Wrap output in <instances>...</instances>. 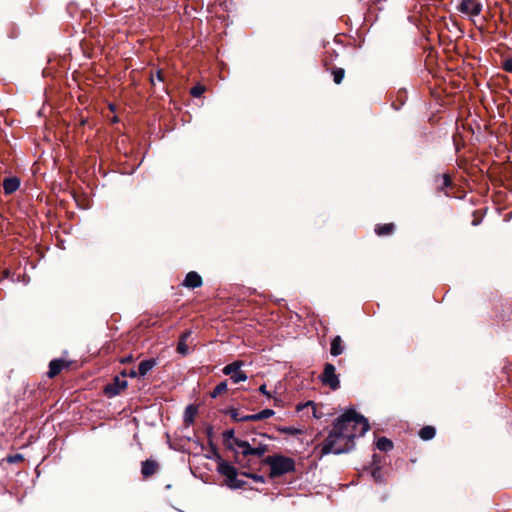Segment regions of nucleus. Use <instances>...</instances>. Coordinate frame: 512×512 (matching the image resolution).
Masks as SVG:
<instances>
[{
  "instance_id": "31",
  "label": "nucleus",
  "mask_w": 512,
  "mask_h": 512,
  "mask_svg": "<svg viewBox=\"0 0 512 512\" xmlns=\"http://www.w3.org/2000/svg\"><path fill=\"white\" fill-rule=\"evenodd\" d=\"M243 475L246 476V477H249V478H251V479H253L254 481H257V482H263L264 481V478L261 475H257V474H254V473H243Z\"/></svg>"
},
{
  "instance_id": "11",
  "label": "nucleus",
  "mask_w": 512,
  "mask_h": 512,
  "mask_svg": "<svg viewBox=\"0 0 512 512\" xmlns=\"http://www.w3.org/2000/svg\"><path fill=\"white\" fill-rule=\"evenodd\" d=\"M202 284V277L195 271L188 272L182 282V285L188 289L201 287Z\"/></svg>"
},
{
  "instance_id": "4",
  "label": "nucleus",
  "mask_w": 512,
  "mask_h": 512,
  "mask_svg": "<svg viewBox=\"0 0 512 512\" xmlns=\"http://www.w3.org/2000/svg\"><path fill=\"white\" fill-rule=\"evenodd\" d=\"M264 463L270 467L271 478L280 477L295 470L294 459L279 454L267 456Z\"/></svg>"
},
{
  "instance_id": "3",
  "label": "nucleus",
  "mask_w": 512,
  "mask_h": 512,
  "mask_svg": "<svg viewBox=\"0 0 512 512\" xmlns=\"http://www.w3.org/2000/svg\"><path fill=\"white\" fill-rule=\"evenodd\" d=\"M217 462V472L225 477V484L231 489H239L245 485V481L238 478L237 469L225 461L216 448H213L212 457Z\"/></svg>"
},
{
  "instance_id": "9",
  "label": "nucleus",
  "mask_w": 512,
  "mask_h": 512,
  "mask_svg": "<svg viewBox=\"0 0 512 512\" xmlns=\"http://www.w3.org/2000/svg\"><path fill=\"white\" fill-rule=\"evenodd\" d=\"M127 386L128 383L125 379L115 376L113 381L105 386L104 393L108 397H114L124 391Z\"/></svg>"
},
{
  "instance_id": "17",
  "label": "nucleus",
  "mask_w": 512,
  "mask_h": 512,
  "mask_svg": "<svg viewBox=\"0 0 512 512\" xmlns=\"http://www.w3.org/2000/svg\"><path fill=\"white\" fill-rule=\"evenodd\" d=\"M324 66H325L326 70L331 71L334 83L337 85L341 84L344 79V76H345V70L340 67L329 68L328 64L326 62L324 63Z\"/></svg>"
},
{
  "instance_id": "12",
  "label": "nucleus",
  "mask_w": 512,
  "mask_h": 512,
  "mask_svg": "<svg viewBox=\"0 0 512 512\" xmlns=\"http://www.w3.org/2000/svg\"><path fill=\"white\" fill-rule=\"evenodd\" d=\"M158 469V463L154 460L148 459L142 462L141 473L144 478L151 477L156 473Z\"/></svg>"
},
{
  "instance_id": "6",
  "label": "nucleus",
  "mask_w": 512,
  "mask_h": 512,
  "mask_svg": "<svg viewBox=\"0 0 512 512\" xmlns=\"http://www.w3.org/2000/svg\"><path fill=\"white\" fill-rule=\"evenodd\" d=\"M234 444L242 449V454L244 456L255 455L257 457H262L268 451V446L262 443L252 447L248 441L234 439Z\"/></svg>"
},
{
  "instance_id": "32",
  "label": "nucleus",
  "mask_w": 512,
  "mask_h": 512,
  "mask_svg": "<svg viewBox=\"0 0 512 512\" xmlns=\"http://www.w3.org/2000/svg\"><path fill=\"white\" fill-rule=\"evenodd\" d=\"M223 437H224V440H229V439H236L234 437V430H226L224 433H223Z\"/></svg>"
},
{
  "instance_id": "24",
  "label": "nucleus",
  "mask_w": 512,
  "mask_h": 512,
  "mask_svg": "<svg viewBox=\"0 0 512 512\" xmlns=\"http://www.w3.org/2000/svg\"><path fill=\"white\" fill-rule=\"evenodd\" d=\"M227 390H228L227 381H222L213 389V391L210 393V396L212 398H216L219 395L225 393Z\"/></svg>"
},
{
  "instance_id": "36",
  "label": "nucleus",
  "mask_w": 512,
  "mask_h": 512,
  "mask_svg": "<svg viewBox=\"0 0 512 512\" xmlns=\"http://www.w3.org/2000/svg\"><path fill=\"white\" fill-rule=\"evenodd\" d=\"M138 374V371H135L134 369H132L129 373H128V376L131 377V378H135Z\"/></svg>"
},
{
  "instance_id": "15",
  "label": "nucleus",
  "mask_w": 512,
  "mask_h": 512,
  "mask_svg": "<svg viewBox=\"0 0 512 512\" xmlns=\"http://www.w3.org/2000/svg\"><path fill=\"white\" fill-rule=\"evenodd\" d=\"M344 346L342 338L337 335L331 340L330 344V353L332 356L336 357L343 353Z\"/></svg>"
},
{
  "instance_id": "1",
  "label": "nucleus",
  "mask_w": 512,
  "mask_h": 512,
  "mask_svg": "<svg viewBox=\"0 0 512 512\" xmlns=\"http://www.w3.org/2000/svg\"><path fill=\"white\" fill-rule=\"evenodd\" d=\"M345 435L351 436V440L363 436L370 428L367 419L356 412L355 409H348L341 414L333 423Z\"/></svg>"
},
{
  "instance_id": "18",
  "label": "nucleus",
  "mask_w": 512,
  "mask_h": 512,
  "mask_svg": "<svg viewBox=\"0 0 512 512\" xmlns=\"http://www.w3.org/2000/svg\"><path fill=\"white\" fill-rule=\"evenodd\" d=\"M394 230L395 225L393 223L378 224L375 227V233L378 236H389L394 232Z\"/></svg>"
},
{
  "instance_id": "10",
  "label": "nucleus",
  "mask_w": 512,
  "mask_h": 512,
  "mask_svg": "<svg viewBox=\"0 0 512 512\" xmlns=\"http://www.w3.org/2000/svg\"><path fill=\"white\" fill-rule=\"evenodd\" d=\"M72 362L64 359H53L49 363V370L47 376L50 379L58 376L62 371L69 370Z\"/></svg>"
},
{
  "instance_id": "19",
  "label": "nucleus",
  "mask_w": 512,
  "mask_h": 512,
  "mask_svg": "<svg viewBox=\"0 0 512 512\" xmlns=\"http://www.w3.org/2000/svg\"><path fill=\"white\" fill-rule=\"evenodd\" d=\"M190 335H191V331L186 330L180 336V339H179V342L177 345V351L182 355H186L188 352V346L186 344V341L190 337Z\"/></svg>"
},
{
  "instance_id": "13",
  "label": "nucleus",
  "mask_w": 512,
  "mask_h": 512,
  "mask_svg": "<svg viewBox=\"0 0 512 512\" xmlns=\"http://www.w3.org/2000/svg\"><path fill=\"white\" fill-rule=\"evenodd\" d=\"M436 189L439 192H444L445 188H448L452 185V179L449 174H440L435 177Z\"/></svg>"
},
{
  "instance_id": "25",
  "label": "nucleus",
  "mask_w": 512,
  "mask_h": 512,
  "mask_svg": "<svg viewBox=\"0 0 512 512\" xmlns=\"http://www.w3.org/2000/svg\"><path fill=\"white\" fill-rule=\"evenodd\" d=\"M306 407H311L313 416L315 418L319 419L321 417L320 415L317 414V406H316V404L313 401H308V402H306L304 404H298L296 406V410L297 411H301V410H303Z\"/></svg>"
},
{
  "instance_id": "26",
  "label": "nucleus",
  "mask_w": 512,
  "mask_h": 512,
  "mask_svg": "<svg viewBox=\"0 0 512 512\" xmlns=\"http://www.w3.org/2000/svg\"><path fill=\"white\" fill-rule=\"evenodd\" d=\"M231 416L237 422L252 421L251 419H247L248 417H250V414L249 415H242V414H240L236 410H233L231 412Z\"/></svg>"
},
{
  "instance_id": "35",
  "label": "nucleus",
  "mask_w": 512,
  "mask_h": 512,
  "mask_svg": "<svg viewBox=\"0 0 512 512\" xmlns=\"http://www.w3.org/2000/svg\"><path fill=\"white\" fill-rule=\"evenodd\" d=\"M133 361V356L132 355H128L126 357H123L120 359V363L122 364H126V363H130Z\"/></svg>"
},
{
  "instance_id": "33",
  "label": "nucleus",
  "mask_w": 512,
  "mask_h": 512,
  "mask_svg": "<svg viewBox=\"0 0 512 512\" xmlns=\"http://www.w3.org/2000/svg\"><path fill=\"white\" fill-rule=\"evenodd\" d=\"M280 431H282L284 433L292 434V435L299 433L298 429L292 428V427L282 428V429H280Z\"/></svg>"
},
{
  "instance_id": "2",
  "label": "nucleus",
  "mask_w": 512,
  "mask_h": 512,
  "mask_svg": "<svg viewBox=\"0 0 512 512\" xmlns=\"http://www.w3.org/2000/svg\"><path fill=\"white\" fill-rule=\"evenodd\" d=\"M354 442L351 436L345 435L340 429L333 424V428L328 434L327 438L320 445V456L330 453L341 454L346 453L353 449Z\"/></svg>"
},
{
  "instance_id": "34",
  "label": "nucleus",
  "mask_w": 512,
  "mask_h": 512,
  "mask_svg": "<svg viewBox=\"0 0 512 512\" xmlns=\"http://www.w3.org/2000/svg\"><path fill=\"white\" fill-rule=\"evenodd\" d=\"M259 391L264 394L266 397L268 398H271V394L269 391H267L266 389V384H262L260 387H259Z\"/></svg>"
},
{
  "instance_id": "21",
  "label": "nucleus",
  "mask_w": 512,
  "mask_h": 512,
  "mask_svg": "<svg viewBox=\"0 0 512 512\" xmlns=\"http://www.w3.org/2000/svg\"><path fill=\"white\" fill-rule=\"evenodd\" d=\"M436 434V430L433 426L427 425L420 429L419 431V437L422 440L428 441L434 438Z\"/></svg>"
},
{
  "instance_id": "29",
  "label": "nucleus",
  "mask_w": 512,
  "mask_h": 512,
  "mask_svg": "<svg viewBox=\"0 0 512 512\" xmlns=\"http://www.w3.org/2000/svg\"><path fill=\"white\" fill-rule=\"evenodd\" d=\"M502 68L506 72H512V57L506 58L502 62Z\"/></svg>"
},
{
  "instance_id": "20",
  "label": "nucleus",
  "mask_w": 512,
  "mask_h": 512,
  "mask_svg": "<svg viewBox=\"0 0 512 512\" xmlns=\"http://www.w3.org/2000/svg\"><path fill=\"white\" fill-rule=\"evenodd\" d=\"M198 409L195 405H189L184 412V422L186 425H191L197 415Z\"/></svg>"
},
{
  "instance_id": "16",
  "label": "nucleus",
  "mask_w": 512,
  "mask_h": 512,
  "mask_svg": "<svg viewBox=\"0 0 512 512\" xmlns=\"http://www.w3.org/2000/svg\"><path fill=\"white\" fill-rule=\"evenodd\" d=\"M156 364V359H146L141 361L138 366L139 376H145L149 371H151L156 366Z\"/></svg>"
},
{
  "instance_id": "7",
  "label": "nucleus",
  "mask_w": 512,
  "mask_h": 512,
  "mask_svg": "<svg viewBox=\"0 0 512 512\" xmlns=\"http://www.w3.org/2000/svg\"><path fill=\"white\" fill-rule=\"evenodd\" d=\"M483 5L479 0H461L458 11L471 18L477 17L482 12Z\"/></svg>"
},
{
  "instance_id": "14",
  "label": "nucleus",
  "mask_w": 512,
  "mask_h": 512,
  "mask_svg": "<svg viewBox=\"0 0 512 512\" xmlns=\"http://www.w3.org/2000/svg\"><path fill=\"white\" fill-rule=\"evenodd\" d=\"M20 180L17 177L5 178L3 181V190L5 194H12L18 190Z\"/></svg>"
},
{
  "instance_id": "27",
  "label": "nucleus",
  "mask_w": 512,
  "mask_h": 512,
  "mask_svg": "<svg viewBox=\"0 0 512 512\" xmlns=\"http://www.w3.org/2000/svg\"><path fill=\"white\" fill-rule=\"evenodd\" d=\"M204 92H205V87L203 85H200V84L192 87L191 90H190V94L193 97H200Z\"/></svg>"
},
{
  "instance_id": "23",
  "label": "nucleus",
  "mask_w": 512,
  "mask_h": 512,
  "mask_svg": "<svg viewBox=\"0 0 512 512\" xmlns=\"http://www.w3.org/2000/svg\"><path fill=\"white\" fill-rule=\"evenodd\" d=\"M376 446L380 451L387 452L393 448V442L386 437H381L377 440Z\"/></svg>"
},
{
  "instance_id": "38",
  "label": "nucleus",
  "mask_w": 512,
  "mask_h": 512,
  "mask_svg": "<svg viewBox=\"0 0 512 512\" xmlns=\"http://www.w3.org/2000/svg\"><path fill=\"white\" fill-rule=\"evenodd\" d=\"M381 0H372L373 3L380 2Z\"/></svg>"
},
{
  "instance_id": "30",
  "label": "nucleus",
  "mask_w": 512,
  "mask_h": 512,
  "mask_svg": "<svg viewBox=\"0 0 512 512\" xmlns=\"http://www.w3.org/2000/svg\"><path fill=\"white\" fill-rule=\"evenodd\" d=\"M162 82L164 80L163 73L161 70H157L155 74H151L150 81L152 85H155V80Z\"/></svg>"
},
{
  "instance_id": "5",
  "label": "nucleus",
  "mask_w": 512,
  "mask_h": 512,
  "mask_svg": "<svg viewBox=\"0 0 512 512\" xmlns=\"http://www.w3.org/2000/svg\"><path fill=\"white\" fill-rule=\"evenodd\" d=\"M320 381L324 386H328L331 390H337L340 387L339 377L333 364L326 363Z\"/></svg>"
},
{
  "instance_id": "22",
  "label": "nucleus",
  "mask_w": 512,
  "mask_h": 512,
  "mask_svg": "<svg viewBox=\"0 0 512 512\" xmlns=\"http://www.w3.org/2000/svg\"><path fill=\"white\" fill-rule=\"evenodd\" d=\"M274 415V411L272 409H264L256 414H250V417L247 419H251L252 421H260L267 419Z\"/></svg>"
},
{
  "instance_id": "37",
  "label": "nucleus",
  "mask_w": 512,
  "mask_h": 512,
  "mask_svg": "<svg viewBox=\"0 0 512 512\" xmlns=\"http://www.w3.org/2000/svg\"><path fill=\"white\" fill-rule=\"evenodd\" d=\"M127 376H128V373H127L125 370H123V371L121 372V376H120V378L125 379V377H127Z\"/></svg>"
},
{
  "instance_id": "28",
  "label": "nucleus",
  "mask_w": 512,
  "mask_h": 512,
  "mask_svg": "<svg viewBox=\"0 0 512 512\" xmlns=\"http://www.w3.org/2000/svg\"><path fill=\"white\" fill-rule=\"evenodd\" d=\"M23 460H24V457L22 454H14V455H9L6 457V461L9 464L19 463V462H22Z\"/></svg>"
},
{
  "instance_id": "8",
  "label": "nucleus",
  "mask_w": 512,
  "mask_h": 512,
  "mask_svg": "<svg viewBox=\"0 0 512 512\" xmlns=\"http://www.w3.org/2000/svg\"><path fill=\"white\" fill-rule=\"evenodd\" d=\"M242 361H234L223 368V373L229 375L234 383H239L247 380V375L244 371L240 370Z\"/></svg>"
}]
</instances>
